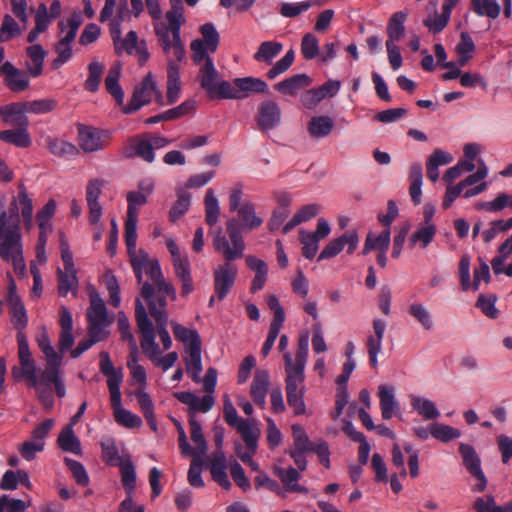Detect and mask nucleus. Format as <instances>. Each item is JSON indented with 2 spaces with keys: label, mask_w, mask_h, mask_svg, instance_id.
<instances>
[{
  "label": "nucleus",
  "mask_w": 512,
  "mask_h": 512,
  "mask_svg": "<svg viewBox=\"0 0 512 512\" xmlns=\"http://www.w3.org/2000/svg\"><path fill=\"white\" fill-rule=\"evenodd\" d=\"M238 218H230L226 223V232L231 241L232 247L222 229L219 228L213 237L214 249L221 253L225 260L234 261L242 258L245 250V243L242 237V230H253L263 224V219L256 216L255 206L250 201L242 203L237 211Z\"/></svg>",
  "instance_id": "obj_1"
},
{
  "label": "nucleus",
  "mask_w": 512,
  "mask_h": 512,
  "mask_svg": "<svg viewBox=\"0 0 512 512\" xmlns=\"http://www.w3.org/2000/svg\"><path fill=\"white\" fill-rule=\"evenodd\" d=\"M174 397L181 403L189 407V425L191 439L198 450L197 455H204L207 451V442L202 432L201 424L195 419L197 412L207 413L214 405V398L211 395H205L201 399L192 392H175Z\"/></svg>",
  "instance_id": "obj_2"
},
{
  "label": "nucleus",
  "mask_w": 512,
  "mask_h": 512,
  "mask_svg": "<svg viewBox=\"0 0 512 512\" xmlns=\"http://www.w3.org/2000/svg\"><path fill=\"white\" fill-rule=\"evenodd\" d=\"M144 271L153 282V284L144 282L141 287V296L148 307L151 302L160 307H167L168 297L173 301L176 300L175 288L171 283L166 282L158 260L152 259Z\"/></svg>",
  "instance_id": "obj_3"
},
{
  "label": "nucleus",
  "mask_w": 512,
  "mask_h": 512,
  "mask_svg": "<svg viewBox=\"0 0 512 512\" xmlns=\"http://www.w3.org/2000/svg\"><path fill=\"white\" fill-rule=\"evenodd\" d=\"M217 78L218 71L213 61H209L205 67L199 69L198 79L200 86L206 91L210 99L241 100L239 88L233 87L227 80L218 81Z\"/></svg>",
  "instance_id": "obj_4"
},
{
  "label": "nucleus",
  "mask_w": 512,
  "mask_h": 512,
  "mask_svg": "<svg viewBox=\"0 0 512 512\" xmlns=\"http://www.w3.org/2000/svg\"><path fill=\"white\" fill-rule=\"evenodd\" d=\"M135 318L138 332L141 334V348L151 361H155L160 354V348L155 342V327L149 319L146 308L139 298L135 300Z\"/></svg>",
  "instance_id": "obj_5"
},
{
  "label": "nucleus",
  "mask_w": 512,
  "mask_h": 512,
  "mask_svg": "<svg viewBox=\"0 0 512 512\" xmlns=\"http://www.w3.org/2000/svg\"><path fill=\"white\" fill-rule=\"evenodd\" d=\"M18 358L20 367L12 368V375L15 379L23 377L29 387L37 388L39 379L37 367L29 348L28 340L23 332L17 333Z\"/></svg>",
  "instance_id": "obj_6"
},
{
  "label": "nucleus",
  "mask_w": 512,
  "mask_h": 512,
  "mask_svg": "<svg viewBox=\"0 0 512 512\" xmlns=\"http://www.w3.org/2000/svg\"><path fill=\"white\" fill-rule=\"evenodd\" d=\"M21 240L19 204L14 198L10 203L9 212L0 213V245L3 246L2 250H6Z\"/></svg>",
  "instance_id": "obj_7"
},
{
  "label": "nucleus",
  "mask_w": 512,
  "mask_h": 512,
  "mask_svg": "<svg viewBox=\"0 0 512 512\" xmlns=\"http://www.w3.org/2000/svg\"><path fill=\"white\" fill-rule=\"evenodd\" d=\"M100 372L107 377V386L110 392L111 407L115 411L122 408L120 385L123 381L122 368H115L109 353L102 351L99 354Z\"/></svg>",
  "instance_id": "obj_8"
},
{
  "label": "nucleus",
  "mask_w": 512,
  "mask_h": 512,
  "mask_svg": "<svg viewBox=\"0 0 512 512\" xmlns=\"http://www.w3.org/2000/svg\"><path fill=\"white\" fill-rule=\"evenodd\" d=\"M89 298L90 306L86 313L88 329L94 334L98 333L107 337L109 332L106 328L113 323V318L109 317L106 305L97 292H91Z\"/></svg>",
  "instance_id": "obj_9"
},
{
  "label": "nucleus",
  "mask_w": 512,
  "mask_h": 512,
  "mask_svg": "<svg viewBox=\"0 0 512 512\" xmlns=\"http://www.w3.org/2000/svg\"><path fill=\"white\" fill-rule=\"evenodd\" d=\"M156 94L157 101L162 100L161 93L156 89V84L153 81L152 74L148 73L138 85L129 103L123 107L122 111L124 114H132L138 111L142 106L147 105L151 102L152 95Z\"/></svg>",
  "instance_id": "obj_10"
},
{
  "label": "nucleus",
  "mask_w": 512,
  "mask_h": 512,
  "mask_svg": "<svg viewBox=\"0 0 512 512\" xmlns=\"http://www.w3.org/2000/svg\"><path fill=\"white\" fill-rule=\"evenodd\" d=\"M458 451L469 474L478 480V483L473 487V491H484L487 486V478L481 468V460L475 448L470 444L460 443Z\"/></svg>",
  "instance_id": "obj_11"
},
{
  "label": "nucleus",
  "mask_w": 512,
  "mask_h": 512,
  "mask_svg": "<svg viewBox=\"0 0 512 512\" xmlns=\"http://www.w3.org/2000/svg\"><path fill=\"white\" fill-rule=\"evenodd\" d=\"M78 138L80 147L87 153L104 149L110 140V133L86 125H79Z\"/></svg>",
  "instance_id": "obj_12"
},
{
  "label": "nucleus",
  "mask_w": 512,
  "mask_h": 512,
  "mask_svg": "<svg viewBox=\"0 0 512 512\" xmlns=\"http://www.w3.org/2000/svg\"><path fill=\"white\" fill-rule=\"evenodd\" d=\"M227 261L214 270V291L218 300H224L230 293L238 274L237 267Z\"/></svg>",
  "instance_id": "obj_13"
},
{
  "label": "nucleus",
  "mask_w": 512,
  "mask_h": 512,
  "mask_svg": "<svg viewBox=\"0 0 512 512\" xmlns=\"http://www.w3.org/2000/svg\"><path fill=\"white\" fill-rule=\"evenodd\" d=\"M102 459L111 467H119L121 479H123V471L126 468L132 469L136 473L135 466L131 460L129 453L120 455L119 449L113 439H109L101 443Z\"/></svg>",
  "instance_id": "obj_14"
},
{
  "label": "nucleus",
  "mask_w": 512,
  "mask_h": 512,
  "mask_svg": "<svg viewBox=\"0 0 512 512\" xmlns=\"http://www.w3.org/2000/svg\"><path fill=\"white\" fill-rule=\"evenodd\" d=\"M122 155L127 159L139 157L147 163H152L155 160V153L148 141V136L145 134L129 138L123 148Z\"/></svg>",
  "instance_id": "obj_15"
},
{
  "label": "nucleus",
  "mask_w": 512,
  "mask_h": 512,
  "mask_svg": "<svg viewBox=\"0 0 512 512\" xmlns=\"http://www.w3.org/2000/svg\"><path fill=\"white\" fill-rule=\"evenodd\" d=\"M280 106L273 100L261 102L257 109L256 122L260 130L269 131L281 122Z\"/></svg>",
  "instance_id": "obj_16"
},
{
  "label": "nucleus",
  "mask_w": 512,
  "mask_h": 512,
  "mask_svg": "<svg viewBox=\"0 0 512 512\" xmlns=\"http://www.w3.org/2000/svg\"><path fill=\"white\" fill-rule=\"evenodd\" d=\"M103 187L104 181L98 178L89 180L86 186V201L89 209L88 220L91 225H97L102 216L103 209L98 199Z\"/></svg>",
  "instance_id": "obj_17"
},
{
  "label": "nucleus",
  "mask_w": 512,
  "mask_h": 512,
  "mask_svg": "<svg viewBox=\"0 0 512 512\" xmlns=\"http://www.w3.org/2000/svg\"><path fill=\"white\" fill-rule=\"evenodd\" d=\"M0 75H4V84L12 92H22L29 87V76L16 68L11 62L6 61L0 67Z\"/></svg>",
  "instance_id": "obj_18"
},
{
  "label": "nucleus",
  "mask_w": 512,
  "mask_h": 512,
  "mask_svg": "<svg viewBox=\"0 0 512 512\" xmlns=\"http://www.w3.org/2000/svg\"><path fill=\"white\" fill-rule=\"evenodd\" d=\"M275 475L280 479L283 487L282 488V495L281 497H284V493H298V494H307L308 489L305 486H302L299 484V480L301 478V475L299 471L289 466L288 468H281V467H275L274 468Z\"/></svg>",
  "instance_id": "obj_19"
},
{
  "label": "nucleus",
  "mask_w": 512,
  "mask_h": 512,
  "mask_svg": "<svg viewBox=\"0 0 512 512\" xmlns=\"http://www.w3.org/2000/svg\"><path fill=\"white\" fill-rule=\"evenodd\" d=\"M227 459L222 450H217L212 453V457L209 463V470L212 479L225 490H230L231 482L228 479L226 472Z\"/></svg>",
  "instance_id": "obj_20"
},
{
  "label": "nucleus",
  "mask_w": 512,
  "mask_h": 512,
  "mask_svg": "<svg viewBox=\"0 0 512 512\" xmlns=\"http://www.w3.org/2000/svg\"><path fill=\"white\" fill-rule=\"evenodd\" d=\"M166 308L167 307L157 306L156 303L151 302L149 303L148 310L152 318L155 320L156 330L163 344V348L168 350L172 346V339L167 330L168 314Z\"/></svg>",
  "instance_id": "obj_21"
},
{
  "label": "nucleus",
  "mask_w": 512,
  "mask_h": 512,
  "mask_svg": "<svg viewBox=\"0 0 512 512\" xmlns=\"http://www.w3.org/2000/svg\"><path fill=\"white\" fill-rule=\"evenodd\" d=\"M56 202L50 199L36 215L38 226L40 229L39 234V245L37 250V256L41 259V254H44V245L46 242V231L51 230L50 219L55 214Z\"/></svg>",
  "instance_id": "obj_22"
},
{
  "label": "nucleus",
  "mask_w": 512,
  "mask_h": 512,
  "mask_svg": "<svg viewBox=\"0 0 512 512\" xmlns=\"http://www.w3.org/2000/svg\"><path fill=\"white\" fill-rule=\"evenodd\" d=\"M269 384V372L263 369L256 370L251 383L250 395L253 402L260 408L265 407Z\"/></svg>",
  "instance_id": "obj_23"
},
{
  "label": "nucleus",
  "mask_w": 512,
  "mask_h": 512,
  "mask_svg": "<svg viewBox=\"0 0 512 512\" xmlns=\"http://www.w3.org/2000/svg\"><path fill=\"white\" fill-rule=\"evenodd\" d=\"M312 79L307 74H296L274 85V89L283 95L296 96L300 90L307 88Z\"/></svg>",
  "instance_id": "obj_24"
},
{
  "label": "nucleus",
  "mask_w": 512,
  "mask_h": 512,
  "mask_svg": "<svg viewBox=\"0 0 512 512\" xmlns=\"http://www.w3.org/2000/svg\"><path fill=\"white\" fill-rule=\"evenodd\" d=\"M24 105L25 102L4 105L0 107V117L5 123L13 126H28L29 121L25 116L27 110Z\"/></svg>",
  "instance_id": "obj_25"
},
{
  "label": "nucleus",
  "mask_w": 512,
  "mask_h": 512,
  "mask_svg": "<svg viewBox=\"0 0 512 512\" xmlns=\"http://www.w3.org/2000/svg\"><path fill=\"white\" fill-rule=\"evenodd\" d=\"M394 393L395 390L392 386L380 385L378 387L381 414L384 420L391 419L399 411V403L395 399Z\"/></svg>",
  "instance_id": "obj_26"
},
{
  "label": "nucleus",
  "mask_w": 512,
  "mask_h": 512,
  "mask_svg": "<svg viewBox=\"0 0 512 512\" xmlns=\"http://www.w3.org/2000/svg\"><path fill=\"white\" fill-rule=\"evenodd\" d=\"M167 248L171 254L175 275L183 279L191 276L190 262L186 256H182L179 247L173 239L166 241Z\"/></svg>",
  "instance_id": "obj_27"
},
{
  "label": "nucleus",
  "mask_w": 512,
  "mask_h": 512,
  "mask_svg": "<svg viewBox=\"0 0 512 512\" xmlns=\"http://www.w3.org/2000/svg\"><path fill=\"white\" fill-rule=\"evenodd\" d=\"M2 248L3 246L0 245V257L7 262H11L14 272L18 276L24 277L26 274V265L23 258L21 241H18L15 246H9L6 250H2Z\"/></svg>",
  "instance_id": "obj_28"
},
{
  "label": "nucleus",
  "mask_w": 512,
  "mask_h": 512,
  "mask_svg": "<svg viewBox=\"0 0 512 512\" xmlns=\"http://www.w3.org/2000/svg\"><path fill=\"white\" fill-rule=\"evenodd\" d=\"M407 19V13L404 11H397L390 17L387 24L388 39L386 43L396 44L405 35L404 23Z\"/></svg>",
  "instance_id": "obj_29"
},
{
  "label": "nucleus",
  "mask_w": 512,
  "mask_h": 512,
  "mask_svg": "<svg viewBox=\"0 0 512 512\" xmlns=\"http://www.w3.org/2000/svg\"><path fill=\"white\" fill-rule=\"evenodd\" d=\"M26 53L32 64L26 62V68L29 75L36 78L43 73V64L47 52L40 44H33L26 48Z\"/></svg>",
  "instance_id": "obj_30"
},
{
  "label": "nucleus",
  "mask_w": 512,
  "mask_h": 512,
  "mask_svg": "<svg viewBox=\"0 0 512 512\" xmlns=\"http://www.w3.org/2000/svg\"><path fill=\"white\" fill-rule=\"evenodd\" d=\"M410 404L412 409L426 421L436 420L440 417L435 403L428 398L411 396Z\"/></svg>",
  "instance_id": "obj_31"
},
{
  "label": "nucleus",
  "mask_w": 512,
  "mask_h": 512,
  "mask_svg": "<svg viewBox=\"0 0 512 512\" xmlns=\"http://www.w3.org/2000/svg\"><path fill=\"white\" fill-rule=\"evenodd\" d=\"M235 429L241 435L242 440L246 444L247 450H252V453H255L260 436V430L255 426V420L241 421L240 425Z\"/></svg>",
  "instance_id": "obj_32"
},
{
  "label": "nucleus",
  "mask_w": 512,
  "mask_h": 512,
  "mask_svg": "<svg viewBox=\"0 0 512 512\" xmlns=\"http://www.w3.org/2000/svg\"><path fill=\"white\" fill-rule=\"evenodd\" d=\"M137 475L132 469L126 468L123 471V479H121L126 498L120 503L119 507L122 511L131 512L134 507L133 494L136 489Z\"/></svg>",
  "instance_id": "obj_33"
},
{
  "label": "nucleus",
  "mask_w": 512,
  "mask_h": 512,
  "mask_svg": "<svg viewBox=\"0 0 512 512\" xmlns=\"http://www.w3.org/2000/svg\"><path fill=\"white\" fill-rule=\"evenodd\" d=\"M233 84L239 88L241 99L246 98L249 92L265 93L268 90V85L265 81L251 76L235 78Z\"/></svg>",
  "instance_id": "obj_34"
},
{
  "label": "nucleus",
  "mask_w": 512,
  "mask_h": 512,
  "mask_svg": "<svg viewBox=\"0 0 512 512\" xmlns=\"http://www.w3.org/2000/svg\"><path fill=\"white\" fill-rule=\"evenodd\" d=\"M0 139L20 148H28L32 144L27 126H18L17 129L0 131Z\"/></svg>",
  "instance_id": "obj_35"
},
{
  "label": "nucleus",
  "mask_w": 512,
  "mask_h": 512,
  "mask_svg": "<svg viewBox=\"0 0 512 512\" xmlns=\"http://www.w3.org/2000/svg\"><path fill=\"white\" fill-rule=\"evenodd\" d=\"M320 212V205L308 204L302 206L299 211L283 226V234L289 233L299 224L306 222L315 217Z\"/></svg>",
  "instance_id": "obj_36"
},
{
  "label": "nucleus",
  "mask_w": 512,
  "mask_h": 512,
  "mask_svg": "<svg viewBox=\"0 0 512 512\" xmlns=\"http://www.w3.org/2000/svg\"><path fill=\"white\" fill-rule=\"evenodd\" d=\"M121 74L120 65H114L109 69L108 75L105 79V87L107 92L112 95L118 105H123L124 91L119 85Z\"/></svg>",
  "instance_id": "obj_37"
},
{
  "label": "nucleus",
  "mask_w": 512,
  "mask_h": 512,
  "mask_svg": "<svg viewBox=\"0 0 512 512\" xmlns=\"http://www.w3.org/2000/svg\"><path fill=\"white\" fill-rule=\"evenodd\" d=\"M171 325L175 338L185 345L186 351L192 350L194 346H201L200 336L195 329H188L176 322H172Z\"/></svg>",
  "instance_id": "obj_38"
},
{
  "label": "nucleus",
  "mask_w": 512,
  "mask_h": 512,
  "mask_svg": "<svg viewBox=\"0 0 512 512\" xmlns=\"http://www.w3.org/2000/svg\"><path fill=\"white\" fill-rule=\"evenodd\" d=\"M334 128V121L329 116H315L308 122L307 130L314 138L327 137Z\"/></svg>",
  "instance_id": "obj_39"
},
{
  "label": "nucleus",
  "mask_w": 512,
  "mask_h": 512,
  "mask_svg": "<svg viewBox=\"0 0 512 512\" xmlns=\"http://www.w3.org/2000/svg\"><path fill=\"white\" fill-rule=\"evenodd\" d=\"M57 443L65 452H71L75 455H81V443L75 436L72 425H66L60 432Z\"/></svg>",
  "instance_id": "obj_40"
},
{
  "label": "nucleus",
  "mask_w": 512,
  "mask_h": 512,
  "mask_svg": "<svg viewBox=\"0 0 512 512\" xmlns=\"http://www.w3.org/2000/svg\"><path fill=\"white\" fill-rule=\"evenodd\" d=\"M286 378L285 382H298L304 383L305 374L304 369L306 363L297 362L292 359L290 352H286L283 356Z\"/></svg>",
  "instance_id": "obj_41"
},
{
  "label": "nucleus",
  "mask_w": 512,
  "mask_h": 512,
  "mask_svg": "<svg viewBox=\"0 0 512 512\" xmlns=\"http://www.w3.org/2000/svg\"><path fill=\"white\" fill-rule=\"evenodd\" d=\"M283 49V44L277 41H264L262 42L253 58L257 62H264L272 64L273 59L280 54Z\"/></svg>",
  "instance_id": "obj_42"
},
{
  "label": "nucleus",
  "mask_w": 512,
  "mask_h": 512,
  "mask_svg": "<svg viewBox=\"0 0 512 512\" xmlns=\"http://www.w3.org/2000/svg\"><path fill=\"white\" fill-rule=\"evenodd\" d=\"M127 253L129 255L130 263L133 268L137 283L141 284L143 281L144 269L152 259H150L148 253L143 249H139L137 251L136 248H134L132 251L127 250Z\"/></svg>",
  "instance_id": "obj_43"
},
{
  "label": "nucleus",
  "mask_w": 512,
  "mask_h": 512,
  "mask_svg": "<svg viewBox=\"0 0 512 512\" xmlns=\"http://www.w3.org/2000/svg\"><path fill=\"white\" fill-rule=\"evenodd\" d=\"M58 294L61 297H65L69 291L73 293L74 296L77 295L78 290V278L76 276V270L73 271H62L58 269Z\"/></svg>",
  "instance_id": "obj_44"
},
{
  "label": "nucleus",
  "mask_w": 512,
  "mask_h": 512,
  "mask_svg": "<svg viewBox=\"0 0 512 512\" xmlns=\"http://www.w3.org/2000/svg\"><path fill=\"white\" fill-rule=\"evenodd\" d=\"M15 198L21 208L24 224L27 228H30L33 221V201L29 197L25 185L20 184L18 186V195Z\"/></svg>",
  "instance_id": "obj_45"
},
{
  "label": "nucleus",
  "mask_w": 512,
  "mask_h": 512,
  "mask_svg": "<svg viewBox=\"0 0 512 512\" xmlns=\"http://www.w3.org/2000/svg\"><path fill=\"white\" fill-rule=\"evenodd\" d=\"M390 235V228H386L376 237H374L372 233H369L366 237L362 253L367 255L374 249H379L380 251L388 250L391 240Z\"/></svg>",
  "instance_id": "obj_46"
},
{
  "label": "nucleus",
  "mask_w": 512,
  "mask_h": 512,
  "mask_svg": "<svg viewBox=\"0 0 512 512\" xmlns=\"http://www.w3.org/2000/svg\"><path fill=\"white\" fill-rule=\"evenodd\" d=\"M471 9L478 16H487L496 19L501 12V7L496 0H471Z\"/></svg>",
  "instance_id": "obj_47"
},
{
  "label": "nucleus",
  "mask_w": 512,
  "mask_h": 512,
  "mask_svg": "<svg viewBox=\"0 0 512 512\" xmlns=\"http://www.w3.org/2000/svg\"><path fill=\"white\" fill-rule=\"evenodd\" d=\"M187 353L189 354V357L185 359L187 372L195 383H199L201 381L200 373L202 371L201 346H194L192 350L187 351Z\"/></svg>",
  "instance_id": "obj_48"
},
{
  "label": "nucleus",
  "mask_w": 512,
  "mask_h": 512,
  "mask_svg": "<svg viewBox=\"0 0 512 512\" xmlns=\"http://www.w3.org/2000/svg\"><path fill=\"white\" fill-rule=\"evenodd\" d=\"M170 10L166 13V19L171 27V35H175L178 38L181 26L185 21L183 18L184 6L182 1L170 3Z\"/></svg>",
  "instance_id": "obj_49"
},
{
  "label": "nucleus",
  "mask_w": 512,
  "mask_h": 512,
  "mask_svg": "<svg viewBox=\"0 0 512 512\" xmlns=\"http://www.w3.org/2000/svg\"><path fill=\"white\" fill-rule=\"evenodd\" d=\"M7 305L11 314V322L18 332H22L28 324L27 312L22 300H13V302H9Z\"/></svg>",
  "instance_id": "obj_50"
},
{
  "label": "nucleus",
  "mask_w": 512,
  "mask_h": 512,
  "mask_svg": "<svg viewBox=\"0 0 512 512\" xmlns=\"http://www.w3.org/2000/svg\"><path fill=\"white\" fill-rule=\"evenodd\" d=\"M430 432L432 437L443 443H447L461 436L459 429L438 422L430 424Z\"/></svg>",
  "instance_id": "obj_51"
},
{
  "label": "nucleus",
  "mask_w": 512,
  "mask_h": 512,
  "mask_svg": "<svg viewBox=\"0 0 512 512\" xmlns=\"http://www.w3.org/2000/svg\"><path fill=\"white\" fill-rule=\"evenodd\" d=\"M205 220L209 226H213L217 223L219 215H220V207L219 202L216 196L214 195L213 189L209 188L206 191L205 199Z\"/></svg>",
  "instance_id": "obj_52"
},
{
  "label": "nucleus",
  "mask_w": 512,
  "mask_h": 512,
  "mask_svg": "<svg viewBox=\"0 0 512 512\" xmlns=\"http://www.w3.org/2000/svg\"><path fill=\"white\" fill-rule=\"evenodd\" d=\"M104 69V65L97 61H92L88 65V77L84 83V87L87 91L95 93L99 90Z\"/></svg>",
  "instance_id": "obj_53"
},
{
  "label": "nucleus",
  "mask_w": 512,
  "mask_h": 512,
  "mask_svg": "<svg viewBox=\"0 0 512 512\" xmlns=\"http://www.w3.org/2000/svg\"><path fill=\"white\" fill-rule=\"evenodd\" d=\"M46 369L41 371L39 379V385H48L56 383L60 377V367L62 358L46 360Z\"/></svg>",
  "instance_id": "obj_54"
},
{
  "label": "nucleus",
  "mask_w": 512,
  "mask_h": 512,
  "mask_svg": "<svg viewBox=\"0 0 512 512\" xmlns=\"http://www.w3.org/2000/svg\"><path fill=\"white\" fill-rule=\"evenodd\" d=\"M191 203V195L188 192L180 191L178 198L169 211L171 222L179 220L188 210Z\"/></svg>",
  "instance_id": "obj_55"
},
{
  "label": "nucleus",
  "mask_w": 512,
  "mask_h": 512,
  "mask_svg": "<svg viewBox=\"0 0 512 512\" xmlns=\"http://www.w3.org/2000/svg\"><path fill=\"white\" fill-rule=\"evenodd\" d=\"M437 229L435 225H422L410 236V243H420L422 248H426L434 239Z\"/></svg>",
  "instance_id": "obj_56"
},
{
  "label": "nucleus",
  "mask_w": 512,
  "mask_h": 512,
  "mask_svg": "<svg viewBox=\"0 0 512 512\" xmlns=\"http://www.w3.org/2000/svg\"><path fill=\"white\" fill-rule=\"evenodd\" d=\"M295 59V52L293 49H290L286 52V54L279 59L266 73V76L269 80H273L279 75L285 73L293 64Z\"/></svg>",
  "instance_id": "obj_57"
},
{
  "label": "nucleus",
  "mask_w": 512,
  "mask_h": 512,
  "mask_svg": "<svg viewBox=\"0 0 512 512\" xmlns=\"http://www.w3.org/2000/svg\"><path fill=\"white\" fill-rule=\"evenodd\" d=\"M192 51V61L195 65L205 67L209 61H213L208 55L209 49L201 39H196L190 45Z\"/></svg>",
  "instance_id": "obj_58"
},
{
  "label": "nucleus",
  "mask_w": 512,
  "mask_h": 512,
  "mask_svg": "<svg viewBox=\"0 0 512 512\" xmlns=\"http://www.w3.org/2000/svg\"><path fill=\"white\" fill-rule=\"evenodd\" d=\"M57 106V101L52 98L37 99L33 101H26L24 107L27 113L33 114H46L53 111Z\"/></svg>",
  "instance_id": "obj_59"
},
{
  "label": "nucleus",
  "mask_w": 512,
  "mask_h": 512,
  "mask_svg": "<svg viewBox=\"0 0 512 512\" xmlns=\"http://www.w3.org/2000/svg\"><path fill=\"white\" fill-rule=\"evenodd\" d=\"M301 53L306 60H312L319 55V40L312 33H306L301 40Z\"/></svg>",
  "instance_id": "obj_60"
},
{
  "label": "nucleus",
  "mask_w": 512,
  "mask_h": 512,
  "mask_svg": "<svg viewBox=\"0 0 512 512\" xmlns=\"http://www.w3.org/2000/svg\"><path fill=\"white\" fill-rule=\"evenodd\" d=\"M200 32L203 36V42L211 53L216 52L220 41V35L213 23H205L201 26Z\"/></svg>",
  "instance_id": "obj_61"
},
{
  "label": "nucleus",
  "mask_w": 512,
  "mask_h": 512,
  "mask_svg": "<svg viewBox=\"0 0 512 512\" xmlns=\"http://www.w3.org/2000/svg\"><path fill=\"white\" fill-rule=\"evenodd\" d=\"M497 301L496 295L485 296L480 294L476 301L475 306L479 308L482 313L490 319H496L499 315L498 309L495 307Z\"/></svg>",
  "instance_id": "obj_62"
},
{
  "label": "nucleus",
  "mask_w": 512,
  "mask_h": 512,
  "mask_svg": "<svg viewBox=\"0 0 512 512\" xmlns=\"http://www.w3.org/2000/svg\"><path fill=\"white\" fill-rule=\"evenodd\" d=\"M312 6V1H302L296 3L284 2L280 5L279 13L286 18H294L308 11Z\"/></svg>",
  "instance_id": "obj_63"
},
{
  "label": "nucleus",
  "mask_w": 512,
  "mask_h": 512,
  "mask_svg": "<svg viewBox=\"0 0 512 512\" xmlns=\"http://www.w3.org/2000/svg\"><path fill=\"white\" fill-rule=\"evenodd\" d=\"M48 150L55 156L64 157L75 154L76 146L60 139L49 138L47 140Z\"/></svg>",
  "instance_id": "obj_64"
}]
</instances>
